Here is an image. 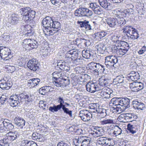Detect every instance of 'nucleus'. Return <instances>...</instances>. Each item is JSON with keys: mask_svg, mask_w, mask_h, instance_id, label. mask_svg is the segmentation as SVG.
I'll return each instance as SVG.
<instances>
[{"mask_svg": "<svg viewBox=\"0 0 146 146\" xmlns=\"http://www.w3.org/2000/svg\"><path fill=\"white\" fill-rule=\"evenodd\" d=\"M129 48L128 43L123 41H117L116 44L113 45L111 48V52L116 54L117 56L121 57L127 51Z\"/></svg>", "mask_w": 146, "mask_h": 146, "instance_id": "1", "label": "nucleus"}, {"mask_svg": "<svg viewBox=\"0 0 146 146\" xmlns=\"http://www.w3.org/2000/svg\"><path fill=\"white\" fill-rule=\"evenodd\" d=\"M20 12L21 16H21L22 19L25 21L33 20L35 14V12L34 11L31 10L28 7L20 9Z\"/></svg>", "mask_w": 146, "mask_h": 146, "instance_id": "2", "label": "nucleus"}, {"mask_svg": "<svg viewBox=\"0 0 146 146\" xmlns=\"http://www.w3.org/2000/svg\"><path fill=\"white\" fill-rule=\"evenodd\" d=\"M93 14L92 11L86 8H80L76 10L74 13L75 15L78 17L82 16L89 17Z\"/></svg>", "mask_w": 146, "mask_h": 146, "instance_id": "3", "label": "nucleus"}, {"mask_svg": "<svg viewBox=\"0 0 146 146\" xmlns=\"http://www.w3.org/2000/svg\"><path fill=\"white\" fill-rule=\"evenodd\" d=\"M90 139L85 136H80L76 143V146H89Z\"/></svg>", "mask_w": 146, "mask_h": 146, "instance_id": "4", "label": "nucleus"}, {"mask_svg": "<svg viewBox=\"0 0 146 146\" xmlns=\"http://www.w3.org/2000/svg\"><path fill=\"white\" fill-rule=\"evenodd\" d=\"M105 63L107 67L114 66L117 62V57L114 56L110 55L105 57Z\"/></svg>", "mask_w": 146, "mask_h": 146, "instance_id": "5", "label": "nucleus"}, {"mask_svg": "<svg viewBox=\"0 0 146 146\" xmlns=\"http://www.w3.org/2000/svg\"><path fill=\"white\" fill-rule=\"evenodd\" d=\"M57 102L60 104L57 105H54L53 106H50L49 109V110L51 112H54L60 110L62 107L65 105H63L64 103V99L63 97L59 96L57 99Z\"/></svg>", "mask_w": 146, "mask_h": 146, "instance_id": "6", "label": "nucleus"}, {"mask_svg": "<svg viewBox=\"0 0 146 146\" xmlns=\"http://www.w3.org/2000/svg\"><path fill=\"white\" fill-rule=\"evenodd\" d=\"M129 87L131 90L133 92H138L143 89L144 85L141 82H134L129 83Z\"/></svg>", "mask_w": 146, "mask_h": 146, "instance_id": "7", "label": "nucleus"}, {"mask_svg": "<svg viewBox=\"0 0 146 146\" xmlns=\"http://www.w3.org/2000/svg\"><path fill=\"white\" fill-rule=\"evenodd\" d=\"M127 36L131 38L135 39H137L138 37V35L136 29L131 27L130 26H127Z\"/></svg>", "mask_w": 146, "mask_h": 146, "instance_id": "8", "label": "nucleus"}, {"mask_svg": "<svg viewBox=\"0 0 146 146\" xmlns=\"http://www.w3.org/2000/svg\"><path fill=\"white\" fill-rule=\"evenodd\" d=\"M12 85V82L7 80L6 77H4L0 80V88L3 90H9Z\"/></svg>", "mask_w": 146, "mask_h": 146, "instance_id": "9", "label": "nucleus"}, {"mask_svg": "<svg viewBox=\"0 0 146 146\" xmlns=\"http://www.w3.org/2000/svg\"><path fill=\"white\" fill-rule=\"evenodd\" d=\"M79 116L83 121H86L90 119L92 114L87 110H82L80 111Z\"/></svg>", "mask_w": 146, "mask_h": 146, "instance_id": "10", "label": "nucleus"}, {"mask_svg": "<svg viewBox=\"0 0 146 146\" xmlns=\"http://www.w3.org/2000/svg\"><path fill=\"white\" fill-rule=\"evenodd\" d=\"M9 121L7 120H0V127L2 129L5 128L7 130H12L14 127L13 125L9 122Z\"/></svg>", "mask_w": 146, "mask_h": 146, "instance_id": "11", "label": "nucleus"}, {"mask_svg": "<svg viewBox=\"0 0 146 146\" xmlns=\"http://www.w3.org/2000/svg\"><path fill=\"white\" fill-rule=\"evenodd\" d=\"M38 61L36 59L30 60L27 63V67L31 70L35 71L38 68Z\"/></svg>", "mask_w": 146, "mask_h": 146, "instance_id": "12", "label": "nucleus"}, {"mask_svg": "<svg viewBox=\"0 0 146 146\" xmlns=\"http://www.w3.org/2000/svg\"><path fill=\"white\" fill-rule=\"evenodd\" d=\"M90 7L94 11L96 14L100 15L103 13L104 12L100 7L96 3H90Z\"/></svg>", "mask_w": 146, "mask_h": 146, "instance_id": "13", "label": "nucleus"}, {"mask_svg": "<svg viewBox=\"0 0 146 146\" xmlns=\"http://www.w3.org/2000/svg\"><path fill=\"white\" fill-rule=\"evenodd\" d=\"M76 44L80 48H84L86 46L90 45V41L88 40L84 39L78 38L76 39Z\"/></svg>", "mask_w": 146, "mask_h": 146, "instance_id": "14", "label": "nucleus"}, {"mask_svg": "<svg viewBox=\"0 0 146 146\" xmlns=\"http://www.w3.org/2000/svg\"><path fill=\"white\" fill-rule=\"evenodd\" d=\"M134 116L133 113H127L121 114L118 117V119H123L126 120L127 122H131L133 121L134 123L136 122L134 120Z\"/></svg>", "mask_w": 146, "mask_h": 146, "instance_id": "15", "label": "nucleus"}, {"mask_svg": "<svg viewBox=\"0 0 146 146\" xmlns=\"http://www.w3.org/2000/svg\"><path fill=\"white\" fill-rule=\"evenodd\" d=\"M22 16L20 15H18L16 14H12L9 19V22L10 23L13 25H15L18 23L19 21H21L22 19Z\"/></svg>", "mask_w": 146, "mask_h": 146, "instance_id": "16", "label": "nucleus"}, {"mask_svg": "<svg viewBox=\"0 0 146 146\" xmlns=\"http://www.w3.org/2000/svg\"><path fill=\"white\" fill-rule=\"evenodd\" d=\"M53 21L51 17L47 16L43 19L42 24L43 27L45 29H50Z\"/></svg>", "mask_w": 146, "mask_h": 146, "instance_id": "17", "label": "nucleus"}, {"mask_svg": "<svg viewBox=\"0 0 146 146\" xmlns=\"http://www.w3.org/2000/svg\"><path fill=\"white\" fill-rule=\"evenodd\" d=\"M87 91L91 93H94L96 91H98L99 89L96 84L94 83H89L86 85Z\"/></svg>", "mask_w": 146, "mask_h": 146, "instance_id": "18", "label": "nucleus"}, {"mask_svg": "<svg viewBox=\"0 0 146 146\" xmlns=\"http://www.w3.org/2000/svg\"><path fill=\"white\" fill-rule=\"evenodd\" d=\"M19 99L18 97L16 98L14 96H11L9 99L10 105L13 107H18L20 105Z\"/></svg>", "mask_w": 146, "mask_h": 146, "instance_id": "19", "label": "nucleus"}, {"mask_svg": "<svg viewBox=\"0 0 146 146\" xmlns=\"http://www.w3.org/2000/svg\"><path fill=\"white\" fill-rule=\"evenodd\" d=\"M127 130L132 134L135 133L139 128V125L137 123L128 124L127 125Z\"/></svg>", "mask_w": 146, "mask_h": 146, "instance_id": "20", "label": "nucleus"}, {"mask_svg": "<svg viewBox=\"0 0 146 146\" xmlns=\"http://www.w3.org/2000/svg\"><path fill=\"white\" fill-rule=\"evenodd\" d=\"M78 55V53L74 50H70L68 51L66 54V57L65 58V61H67L68 58H69V62H71L72 60H73L74 55L77 56Z\"/></svg>", "mask_w": 146, "mask_h": 146, "instance_id": "21", "label": "nucleus"}, {"mask_svg": "<svg viewBox=\"0 0 146 146\" xmlns=\"http://www.w3.org/2000/svg\"><path fill=\"white\" fill-rule=\"evenodd\" d=\"M127 78L129 80L134 81L140 78V75L138 72L133 71L128 75Z\"/></svg>", "mask_w": 146, "mask_h": 146, "instance_id": "22", "label": "nucleus"}, {"mask_svg": "<svg viewBox=\"0 0 146 146\" xmlns=\"http://www.w3.org/2000/svg\"><path fill=\"white\" fill-rule=\"evenodd\" d=\"M77 23L79 24L80 27L84 28L87 30L92 29V27L88 21L86 20L84 21H78Z\"/></svg>", "mask_w": 146, "mask_h": 146, "instance_id": "23", "label": "nucleus"}, {"mask_svg": "<svg viewBox=\"0 0 146 146\" xmlns=\"http://www.w3.org/2000/svg\"><path fill=\"white\" fill-rule=\"evenodd\" d=\"M9 49L7 48H4L0 49V54L1 57H3L6 59V60H7V58H10V56H11L10 52L8 51Z\"/></svg>", "mask_w": 146, "mask_h": 146, "instance_id": "24", "label": "nucleus"}, {"mask_svg": "<svg viewBox=\"0 0 146 146\" xmlns=\"http://www.w3.org/2000/svg\"><path fill=\"white\" fill-rule=\"evenodd\" d=\"M120 106L122 108L125 109L128 108V106L129 104V100L127 98H120Z\"/></svg>", "mask_w": 146, "mask_h": 146, "instance_id": "25", "label": "nucleus"}, {"mask_svg": "<svg viewBox=\"0 0 146 146\" xmlns=\"http://www.w3.org/2000/svg\"><path fill=\"white\" fill-rule=\"evenodd\" d=\"M100 5L106 10H111V7L110 3L108 2L107 0H99Z\"/></svg>", "mask_w": 146, "mask_h": 146, "instance_id": "26", "label": "nucleus"}, {"mask_svg": "<svg viewBox=\"0 0 146 146\" xmlns=\"http://www.w3.org/2000/svg\"><path fill=\"white\" fill-rule=\"evenodd\" d=\"M133 106L135 109L143 110L145 108L144 104L137 101H133L132 102Z\"/></svg>", "mask_w": 146, "mask_h": 146, "instance_id": "27", "label": "nucleus"}, {"mask_svg": "<svg viewBox=\"0 0 146 146\" xmlns=\"http://www.w3.org/2000/svg\"><path fill=\"white\" fill-rule=\"evenodd\" d=\"M110 114L113 113H120L124 111V109L120 107L117 106H111L110 108Z\"/></svg>", "mask_w": 146, "mask_h": 146, "instance_id": "28", "label": "nucleus"}, {"mask_svg": "<svg viewBox=\"0 0 146 146\" xmlns=\"http://www.w3.org/2000/svg\"><path fill=\"white\" fill-rule=\"evenodd\" d=\"M108 89L107 87H104L102 88L100 92V94L102 96L107 98H110L111 93Z\"/></svg>", "mask_w": 146, "mask_h": 146, "instance_id": "29", "label": "nucleus"}, {"mask_svg": "<svg viewBox=\"0 0 146 146\" xmlns=\"http://www.w3.org/2000/svg\"><path fill=\"white\" fill-rule=\"evenodd\" d=\"M7 139H8L10 142L16 139L19 135L17 132L10 131L6 134Z\"/></svg>", "mask_w": 146, "mask_h": 146, "instance_id": "30", "label": "nucleus"}, {"mask_svg": "<svg viewBox=\"0 0 146 146\" xmlns=\"http://www.w3.org/2000/svg\"><path fill=\"white\" fill-rule=\"evenodd\" d=\"M110 106L120 107V98H112L109 103Z\"/></svg>", "mask_w": 146, "mask_h": 146, "instance_id": "31", "label": "nucleus"}, {"mask_svg": "<svg viewBox=\"0 0 146 146\" xmlns=\"http://www.w3.org/2000/svg\"><path fill=\"white\" fill-rule=\"evenodd\" d=\"M14 121L15 123L18 127H23L25 125V121L23 119L19 117H15L14 119Z\"/></svg>", "mask_w": 146, "mask_h": 146, "instance_id": "32", "label": "nucleus"}, {"mask_svg": "<svg viewBox=\"0 0 146 146\" xmlns=\"http://www.w3.org/2000/svg\"><path fill=\"white\" fill-rule=\"evenodd\" d=\"M106 22L111 27H114L116 26L115 18H109L106 19Z\"/></svg>", "mask_w": 146, "mask_h": 146, "instance_id": "33", "label": "nucleus"}, {"mask_svg": "<svg viewBox=\"0 0 146 146\" xmlns=\"http://www.w3.org/2000/svg\"><path fill=\"white\" fill-rule=\"evenodd\" d=\"M92 112L96 113H99L100 109L99 105L98 104L96 103L91 104L89 106Z\"/></svg>", "mask_w": 146, "mask_h": 146, "instance_id": "34", "label": "nucleus"}, {"mask_svg": "<svg viewBox=\"0 0 146 146\" xmlns=\"http://www.w3.org/2000/svg\"><path fill=\"white\" fill-rule=\"evenodd\" d=\"M82 55L84 58L86 59H89L93 57V53L92 52L89 50H84L82 52Z\"/></svg>", "mask_w": 146, "mask_h": 146, "instance_id": "35", "label": "nucleus"}, {"mask_svg": "<svg viewBox=\"0 0 146 146\" xmlns=\"http://www.w3.org/2000/svg\"><path fill=\"white\" fill-rule=\"evenodd\" d=\"M40 80L38 78H33L28 80V84H30L31 87L37 86L40 82Z\"/></svg>", "mask_w": 146, "mask_h": 146, "instance_id": "36", "label": "nucleus"}, {"mask_svg": "<svg viewBox=\"0 0 146 146\" xmlns=\"http://www.w3.org/2000/svg\"><path fill=\"white\" fill-rule=\"evenodd\" d=\"M57 66L61 70L68 71L69 69L67 68V67L66 66L65 62L62 60H59L58 62Z\"/></svg>", "mask_w": 146, "mask_h": 146, "instance_id": "37", "label": "nucleus"}, {"mask_svg": "<svg viewBox=\"0 0 146 146\" xmlns=\"http://www.w3.org/2000/svg\"><path fill=\"white\" fill-rule=\"evenodd\" d=\"M124 77L122 75H119L113 79V83L116 84L119 83H121L123 82Z\"/></svg>", "mask_w": 146, "mask_h": 146, "instance_id": "38", "label": "nucleus"}, {"mask_svg": "<svg viewBox=\"0 0 146 146\" xmlns=\"http://www.w3.org/2000/svg\"><path fill=\"white\" fill-rule=\"evenodd\" d=\"M97 113L100 114L99 115H100L102 117L104 118L106 115H108L110 114V110L108 109L106 110L101 108L100 109V112Z\"/></svg>", "mask_w": 146, "mask_h": 146, "instance_id": "39", "label": "nucleus"}, {"mask_svg": "<svg viewBox=\"0 0 146 146\" xmlns=\"http://www.w3.org/2000/svg\"><path fill=\"white\" fill-rule=\"evenodd\" d=\"M107 32L102 31L96 33L95 38L98 40H100L105 36L107 34Z\"/></svg>", "mask_w": 146, "mask_h": 146, "instance_id": "40", "label": "nucleus"}, {"mask_svg": "<svg viewBox=\"0 0 146 146\" xmlns=\"http://www.w3.org/2000/svg\"><path fill=\"white\" fill-rule=\"evenodd\" d=\"M108 80L104 76H102L99 79V84L101 86H105L108 84Z\"/></svg>", "mask_w": 146, "mask_h": 146, "instance_id": "41", "label": "nucleus"}, {"mask_svg": "<svg viewBox=\"0 0 146 146\" xmlns=\"http://www.w3.org/2000/svg\"><path fill=\"white\" fill-rule=\"evenodd\" d=\"M100 64L99 63H97L94 62H91L88 64V65L93 69L94 70L95 72H98V70Z\"/></svg>", "mask_w": 146, "mask_h": 146, "instance_id": "42", "label": "nucleus"}, {"mask_svg": "<svg viewBox=\"0 0 146 146\" xmlns=\"http://www.w3.org/2000/svg\"><path fill=\"white\" fill-rule=\"evenodd\" d=\"M33 139L36 140L38 141H42L43 140V136L37 133H33L32 135Z\"/></svg>", "mask_w": 146, "mask_h": 146, "instance_id": "43", "label": "nucleus"}, {"mask_svg": "<svg viewBox=\"0 0 146 146\" xmlns=\"http://www.w3.org/2000/svg\"><path fill=\"white\" fill-rule=\"evenodd\" d=\"M100 122L101 124L103 125L112 124L114 123V120L111 118H104L101 120Z\"/></svg>", "mask_w": 146, "mask_h": 146, "instance_id": "44", "label": "nucleus"}, {"mask_svg": "<svg viewBox=\"0 0 146 146\" xmlns=\"http://www.w3.org/2000/svg\"><path fill=\"white\" fill-rule=\"evenodd\" d=\"M51 28H52L58 31L60 28V23L59 22L53 21Z\"/></svg>", "mask_w": 146, "mask_h": 146, "instance_id": "45", "label": "nucleus"}, {"mask_svg": "<svg viewBox=\"0 0 146 146\" xmlns=\"http://www.w3.org/2000/svg\"><path fill=\"white\" fill-rule=\"evenodd\" d=\"M6 135L5 138L0 140V144L1 146H9V143L10 142L8 139Z\"/></svg>", "mask_w": 146, "mask_h": 146, "instance_id": "46", "label": "nucleus"}, {"mask_svg": "<svg viewBox=\"0 0 146 146\" xmlns=\"http://www.w3.org/2000/svg\"><path fill=\"white\" fill-rule=\"evenodd\" d=\"M18 97L21 100L25 99L26 101L28 102L32 101L31 99V96H28L26 93H21L19 95Z\"/></svg>", "mask_w": 146, "mask_h": 146, "instance_id": "47", "label": "nucleus"}, {"mask_svg": "<svg viewBox=\"0 0 146 146\" xmlns=\"http://www.w3.org/2000/svg\"><path fill=\"white\" fill-rule=\"evenodd\" d=\"M116 26H121L124 25L126 23L125 20L123 17L115 18Z\"/></svg>", "mask_w": 146, "mask_h": 146, "instance_id": "48", "label": "nucleus"}, {"mask_svg": "<svg viewBox=\"0 0 146 146\" xmlns=\"http://www.w3.org/2000/svg\"><path fill=\"white\" fill-rule=\"evenodd\" d=\"M114 144L113 140L110 138L106 137L104 145L105 146H113Z\"/></svg>", "mask_w": 146, "mask_h": 146, "instance_id": "49", "label": "nucleus"}, {"mask_svg": "<svg viewBox=\"0 0 146 146\" xmlns=\"http://www.w3.org/2000/svg\"><path fill=\"white\" fill-rule=\"evenodd\" d=\"M63 81L59 79H52L53 84L57 87L61 86L63 85Z\"/></svg>", "mask_w": 146, "mask_h": 146, "instance_id": "50", "label": "nucleus"}, {"mask_svg": "<svg viewBox=\"0 0 146 146\" xmlns=\"http://www.w3.org/2000/svg\"><path fill=\"white\" fill-rule=\"evenodd\" d=\"M114 135L117 136L120 135L122 133V130L118 126L115 125L114 126Z\"/></svg>", "mask_w": 146, "mask_h": 146, "instance_id": "51", "label": "nucleus"}, {"mask_svg": "<svg viewBox=\"0 0 146 146\" xmlns=\"http://www.w3.org/2000/svg\"><path fill=\"white\" fill-rule=\"evenodd\" d=\"M50 87L49 86H46L41 88L39 90V92L40 94L42 95H44L46 93L48 92V90L49 91V88Z\"/></svg>", "mask_w": 146, "mask_h": 146, "instance_id": "52", "label": "nucleus"}, {"mask_svg": "<svg viewBox=\"0 0 146 146\" xmlns=\"http://www.w3.org/2000/svg\"><path fill=\"white\" fill-rule=\"evenodd\" d=\"M97 49L100 53L103 54L106 50V47L102 44H100L97 46Z\"/></svg>", "mask_w": 146, "mask_h": 146, "instance_id": "53", "label": "nucleus"}, {"mask_svg": "<svg viewBox=\"0 0 146 146\" xmlns=\"http://www.w3.org/2000/svg\"><path fill=\"white\" fill-rule=\"evenodd\" d=\"M38 44L36 41H33L31 43L29 44V47L28 49L31 50L36 48L38 47Z\"/></svg>", "mask_w": 146, "mask_h": 146, "instance_id": "54", "label": "nucleus"}, {"mask_svg": "<svg viewBox=\"0 0 146 146\" xmlns=\"http://www.w3.org/2000/svg\"><path fill=\"white\" fill-rule=\"evenodd\" d=\"M52 28H47L45 29V31L44 32H46L47 35H53L55 33L57 32L55 29H52Z\"/></svg>", "mask_w": 146, "mask_h": 146, "instance_id": "55", "label": "nucleus"}, {"mask_svg": "<svg viewBox=\"0 0 146 146\" xmlns=\"http://www.w3.org/2000/svg\"><path fill=\"white\" fill-rule=\"evenodd\" d=\"M59 79L61 80H64L65 81H66L67 80V81H69V80H67L66 78H67V76L65 75V73L64 72H59Z\"/></svg>", "mask_w": 146, "mask_h": 146, "instance_id": "56", "label": "nucleus"}, {"mask_svg": "<svg viewBox=\"0 0 146 146\" xmlns=\"http://www.w3.org/2000/svg\"><path fill=\"white\" fill-rule=\"evenodd\" d=\"M91 134L95 137H98L102 135V133L100 130L93 131L91 133Z\"/></svg>", "mask_w": 146, "mask_h": 146, "instance_id": "57", "label": "nucleus"}, {"mask_svg": "<svg viewBox=\"0 0 146 146\" xmlns=\"http://www.w3.org/2000/svg\"><path fill=\"white\" fill-rule=\"evenodd\" d=\"M61 108H62L64 113L68 115L70 117H72V111L69 110L68 108L65 107V106L62 107Z\"/></svg>", "mask_w": 146, "mask_h": 146, "instance_id": "58", "label": "nucleus"}, {"mask_svg": "<svg viewBox=\"0 0 146 146\" xmlns=\"http://www.w3.org/2000/svg\"><path fill=\"white\" fill-rule=\"evenodd\" d=\"M106 137H101L98 138L97 139V143L100 145H104Z\"/></svg>", "mask_w": 146, "mask_h": 146, "instance_id": "59", "label": "nucleus"}, {"mask_svg": "<svg viewBox=\"0 0 146 146\" xmlns=\"http://www.w3.org/2000/svg\"><path fill=\"white\" fill-rule=\"evenodd\" d=\"M119 36L117 35H112L111 37V39L114 42H115V44H116L117 42V41H122L120 40H118L119 38Z\"/></svg>", "mask_w": 146, "mask_h": 146, "instance_id": "60", "label": "nucleus"}, {"mask_svg": "<svg viewBox=\"0 0 146 146\" xmlns=\"http://www.w3.org/2000/svg\"><path fill=\"white\" fill-rule=\"evenodd\" d=\"M49 52V50L46 48H44L41 50V53L44 57L48 56L50 54Z\"/></svg>", "mask_w": 146, "mask_h": 146, "instance_id": "61", "label": "nucleus"}, {"mask_svg": "<svg viewBox=\"0 0 146 146\" xmlns=\"http://www.w3.org/2000/svg\"><path fill=\"white\" fill-rule=\"evenodd\" d=\"M24 143L25 146H37V144L33 141H24Z\"/></svg>", "mask_w": 146, "mask_h": 146, "instance_id": "62", "label": "nucleus"}, {"mask_svg": "<svg viewBox=\"0 0 146 146\" xmlns=\"http://www.w3.org/2000/svg\"><path fill=\"white\" fill-rule=\"evenodd\" d=\"M74 71L77 74H81L84 72V70L82 67L77 66L74 68Z\"/></svg>", "mask_w": 146, "mask_h": 146, "instance_id": "63", "label": "nucleus"}, {"mask_svg": "<svg viewBox=\"0 0 146 146\" xmlns=\"http://www.w3.org/2000/svg\"><path fill=\"white\" fill-rule=\"evenodd\" d=\"M39 106L41 108H42L43 109H45V107L46 106V102L45 101H40L39 103Z\"/></svg>", "mask_w": 146, "mask_h": 146, "instance_id": "64", "label": "nucleus"}]
</instances>
